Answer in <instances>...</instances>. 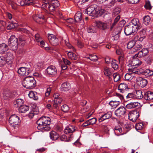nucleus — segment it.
Returning a JSON list of instances; mask_svg holds the SVG:
<instances>
[{
  "label": "nucleus",
  "mask_w": 153,
  "mask_h": 153,
  "mask_svg": "<svg viewBox=\"0 0 153 153\" xmlns=\"http://www.w3.org/2000/svg\"><path fill=\"white\" fill-rule=\"evenodd\" d=\"M51 120L50 118L48 117L44 116L41 117L37 121L38 129L42 131L49 130L50 128L47 126L51 124Z\"/></svg>",
  "instance_id": "obj_1"
},
{
  "label": "nucleus",
  "mask_w": 153,
  "mask_h": 153,
  "mask_svg": "<svg viewBox=\"0 0 153 153\" xmlns=\"http://www.w3.org/2000/svg\"><path fill=\"white\" fill-rule=\"evenodd\" d=\"M22 85L27 89H32L36 86V81L33 77L28 76L23 80Z\"/></svg>",
  "instance_id": "obj_2"
},
{
  "label": "nucleus",
  "mask_w": 153,
  "mask_h": 153,
  "mask_svg": "<svg viewBox=\"0 0 153 153\" xmlns=\"http://www.w3.org/2000/svg\"><path fill=\"white\" fill-rule=\"evenodd\" d=\"M18 40L13 35L11 36L9 39L8 45L11 49L13 51L16 50L18 48Z\"/></svg>",
  "instance_id": "obj_3"
},
{
  "label": "nucleus",
  "mask_w": 153,
  "mask_h": 153,
  "mask_svg": "<svg viewBox=\"0 0 153 153\" xmlns=\"http://www.w3.org/2000/svg\"><path fill=\"white\" fill-rule=\"evenodd\" d=\"M54 98V103L53 104V107L57 108L59 106V105L63 101L62 96L58 93H55L53 96Z\"/></svg>",
  "instance_id": "obj_4"
},
{
  "label": "nucleus",
  "mask_w": 153,
  "mask_h": 153,
  "mask_svg": "<svg viewBox=\"0 0 153 153\" xmlns=\"http://www.w3.org/2000/svg\"><path fill=\"white\" fill-rule=\"evenodd\" d=\"M139 116V113L137 110L132 111L128 114L129 119L133 122H135Z\"/></svg>",
  "instance_id": "obj_5"
},
{
  "label": "nucleus",
  "mask_w": 153,
  "mask_h": 153,
  "mask_svg": "<svg viewBox=\"0 0 153 153\" xmlns=\"http://www.w3.org/2000/svg\"><path fill=\"white\" fill-rule=\"evenodd\" d=\"M124 30L125 34L128 36L136 32L137 30L136 29V27H134L131 25H129L125 26Z\"/></svg>",
  "instance_id": "obj_6"
},
{
  "label": "nucleus",
  "mask_w": 153,
  "mask_h": 153,
  "mask_svg": "<svg viewBox=\"0 0 153 153\" xmlns=\"http://www.w3.org/2000/svg\"><path fill=\"white\" fill-rule=\"evenodd\" d=\"M137 57L135 55L129 61V64L131 66H135L136 68L142 64V62L139 59L137 58Z\"/></svg>",
  "instance_id": "obj_7"
},
{
  "label": "nucleus",
  "mask_w": 153,
  "mask_h": 153,
  "mask_svg": "<svg viewBox=\"0 0 153 153\" xmlns=\"http://www.w3.org/2000/svg\"><path fill=\"white\" fill-rule=\"evenodd\" d=\"M34 20L36 22L40 24L46 22V19L43 15L42 14L35 15L33 16Z\"/></svg>",
  "instance_id": "obj_8"
},
{
  "label": "nucleus",
  "mask_w": 153,
  "mask_h": 153,
  "mask_svg": "<svg viewBox=\"0 0 153 153\" xmlns=\"http://www.w3.org/2000/svg\"><path fill=\"white\" fill-rule=\"evenodd\" d=\"M126 110L125 108L121 106L118 108L115 111V114L118 117H122L126 114Z\"/></svg>",
  "instance_id": "obj_9"
},
{
  "label": "nucleus",
  "mask_w": 153,
  "mask_h": 153,
  "mask_svg": "<svg viewBox=\"0 0 153 153\" xmlns=\"http://www.w3.org/2000/svg\"><path fill=\"white\" fill-rule=\"evenodd\" d=\"M96 6L97 5L95 4L91 5L84 11L85 13L90 16H94Z\"/></svg>",
  "instance_id": "obj_10"
},
{
  "label": "nucleus",
  "mask_w": 153,
  "mask_h": 153,
  "mask_svg": "<svg viewBox=\"0 0 153 153\" xmlns=\"http://www.w3.org/2000/svg\"><path fill=\"white\" fill-rule=\"evenodd\" d=\"M48 74L50 76H53L57 73V70L55 66L51 65L49 66L46 69Z\"/></svg>",
  "instance_id": "obj_11"
},
{
  "label": "nucleus",
  "mask_w": 153,
  "mask_h": 153,
  "mask_svg": "<svg viewBox=\"0 0 153 153\" xmlns=\"http://www.w3.org/2000/svg\"><path fill=\"white\" fill-rule=\"evenodd\" d=\"M17 72L20 76H27L29 74L30 70L29 68L21 67L19 68Z\"/></svg>",
  "instance_id": "obj_12"
},
{
  "label": "nucleus",
  "mask_w": 153,
  "mask_h": 153,
  "mask_svg": "<svg viewBox=\"0 0 153 153\" xmlns=\"http://www.w3.org/2000/svg\"><path fill=\"white\" fill-rule=\"evenodd\" d=\"M9 123L13 126L17 124L19 121V117L15 114L12 115L9 119Z\"/></svg>",
  "instance_id": "obj_13"
},
{
  "label": "nucleus",
  "mask_w": 153,
  "mask_h": 153,
  "mask_svg": "<svg viewBox=\"0 0 153 153\" xmlns=\"http://www.w3.org/2000/svg\"><path fill=\"white\" fill-rule=\"evenodd\" d=\"M136 80L137 83L142 88L145 87L148 83L147 80L142 77H139L137 78Z\"/></svg>",
  "instance_id": "obj_14"
},
{
  "label": "nucleus",
  "mask_w": 153,
  "mask_h": 153,
  "mask_svg": "<svg viewBox=\"0 0 153 153\" xmlns=\"http://www.w3.org/2000/svg\"><path fill=\"white\" fill-rule=\"evenodd\" d=\"M129 25H131L134 27H136V29L137 30L140 28L142 27L141 24L139 22V20L137 18L132 19Z\"/></svg>",
  "instance_id": "obj_15"
},
{
  "label": "nucleus",
  "mask_w": 153,
  "mask_h": 153,
  "mask_svg": "<svg viewBox=\"0 0 153 153\" xmlns=\"http://www.w3.org/2000/svg\"><path fill=\"white\" fill-rule=\"evenodd\" d=\"M128 89V85L124 82L120 83L118 88L120 92L122 93H125Z\"/></svg>",
  "instance_id": "obj_16"
},
{
  "label": "nucleus",
  "mask_w": 153,
  "mask_h": 153,
  "mask_svg": "<svg viewBox=\"0 0 153 153\" xmlns=\"http://www.w3.org/2000/svg\"><path fill=\"white\" fill-rule=\"evenodd\" d=\"M105 11V10L103 9H102L101 7L97 6L95 11L94 16L97 17L101 16L104 13Z\"/></svg>",
  "instance_id": "obj_17"
},
{
  "label": "nucleus",
  "mask_w": 153,
  "mask_h": 153,
  "mask_svg": "<svg viewBox=\"0 0 153 153\" xmlns=\"http://www.w3.org/2000/svg\"><path fill=\"white\" fill-rule=\"evenodd\" d=\"M75 130L76 128L74 126L70 125L66 127L64 129V131L65 134H68L73 133Z\"/></svg>",
  "instance_id": "obj_18"
},
{
  "label": "nucleus",
  "mask_w": 153,
  "mask_h": 153,
  "mask_svg": "<svg viewBox=\"0 0 153 153\" xmlns=\"http://www.w3.org/2000/svg\"><path fill=\"white\" fill-rule=\"evenodd\" d=\"M42 6L45 9H48L51 12L54 11L56 8L49 3H44L42 4Z\"/></svg>",
  "instance_id": "obj_19"
},
{
  "label": "nucleus",
  "mask_w": 153,
  "mask_h": 153,
  "mask_svg": "<svg viewBox=\"0 0 153 153\" xmlns=\"http://www.w3.org/2000/svg\"><path fill=\"white\" fill-rule=\"evenodd\" d=\"M140 103L137 102H130L128 103L126 106V107L128 109H131L139 107Z\"/></svg>",
  "instance_id": "obj_20"
},
{
  "label": "nucleus",
  "mask_w": 153,
  "mask_h": 153,
  "mask_svg": "<svg viewBox=\"0 0 153 153\" xmlns=\"http://www.w3.org/2000/svg\"><path fill=\"white\" fill-rule=\"evenodd\" d=\"M149 51L147 48H143L140 51L135 54L136 57H141L142 56H146L149 53Z\"/></svg>",
  "instance_id": "obj_21"
},
{
  "label": "nucleus",
  "mask_w": 153,
  "mask_h": 153,
  "mask_svg": "<svg viewBox=\"0 0 153 153\" xmlns=\"http://www.w3.org/2000/svg\"><path fill=\"white\" fill-rule=\"evenodd\" d=\"M112 116V113L111 112H108L104 114L99 118V121L100 122L102 121L106 120L110 118Z\"/></svg>",
  "instance_id": "obj_22"
},
{
  "label": "nucleus",
  "mask_w": 153,
  "mask_h": 153,
  "mask_svg": "<svg viewBox=\"0 0 153 153\" xmlns=\"http://www.w3.org/2000/svg\"><path fill=\"white\" fill-rule=\"evenodd\" d=\"M114 132L117 136H120L124 134L125 133L123 132L122 128L119 126H116L114 128Z\"/></svg>",
  "instance_id": "obj_23"
},
{
  "label": "nucleus",
  "mask_w": 153,
  "mask_h": 153,
  "mask_svg": "<svg viewBox=\"0 0 153 153\" xmlns=\"http://www.w3.org/2000/svg\"><path fill=\"white\" fill-rule=\"evenodd\" d=\"M144 97L146 100H150L153 99V92L150 91L146 92L144 96Z\"/></svg>",
  "instance_id": "obj_24"
},
{
  "label": "nucleus",
  "mask_w": 153,
  "mask_h": 153,
  "mask_svg": "<svg viewBox=\"0 0 153 153\" xmlns=\"http://www.w3.org/2000/svg\"><path fill=\"white\" fill-rule=\"evenodd\" d=\"M8 49V46L5 43L0 44V53L3 54L5 53Z\"/></svg>",
  "instance_id": "obj_25"
},
{
  "label": "nucleus",
  "mask_w": 153,
  "mask_h": 153,
  "mask_svg": "<svg viewBox=\"0 0 153 153\" xmlns=\"http://www.w3.org/2000/svg\"><path fill=\"white\" fill-rule=\"evenodd\" d=\"M50 136L51 139L54 140H57L59 137V134L53 131L50 132Z\"/></svg>",
  "instance_id": "obj_26"
},
{
  "label": "nucleus",
  "mask_w": 153,
  "mask_h": 153,
  "mask_svg": "<svg viewBox=\"0 0 153 153\" xmlns=\"http://www.w3.org/2000/svg\"><path fill=\"white\" fill-rule=\"evenodd\" d=\"M141 70V73L146 76H149L153 75V71L149 69H147L144 71H143L142 69Z\"/></svg>",
  "instance_id": "obj_27"
},
{
  "label": "nucleus",
  "mask_w": 153,
  "mask_h": 153,
  "mask_svg": "<svg viewBox=\"0 0 153 153\" xmlns=\"http://www.w3.org/2000/svg\"><path fill=\"white\" fill-rule=\"evenodd\" d=\"M70 88V85L66 82L63 83L61 87V90L62 91H67Z\"/></svg>",
  "instance_id": "obj_28"
},
{
  "label": "nucleus",
  "mask_w": 153,
  "mask_h": 153,
  "mask_svg": "<svg viewBox=\"0 0 153 153\" xmlns=\"http://www.w3.org/2000/svg\"><path fill=\"white\" fill-rule=\"evenodd\" d=\"M81 13L80 12H77L75 15L74 20L76 22H82Z\"/></svg>",
  "instance_id": "obj_29"
},
{
  "label": "nucleus",
  "mask_w": 153,
  "mask_h": 153,
  "mask_svg": "<svg viewBox=\"0 0 153 153\" xmlns=\"http://www.w3.org/2000/svg\"><path fill=\"white\" fill-rule=\"evenodd\" d=\"M68 58L72 60H76L77 58V56L72 52L66 51Z\"/></svg>",
  "instance_id": "obj_30"
},
{
  "label": "nucleus",
  "mask_w": 153,
  "mask_h": 153,
  "mask_svg": "<svg viewBox=\"0 0 153 153\" xmlns=\"http://www.w3.org/2000/svg\"><path fill=\"white\" fill-rule=\"evenodd\" d=\"M36 92H34L31 91H29L28 94V96L30 98L33 99L35 100H37L38 99V97Z\"/></svg>",
  "instance_id": "obj_31"
},
{
  "label": "nucleus",
  "mask_w": 153,
  "mask_h": 153,
  "mask_svg": "<svg viewBox=\"0 0 153 153\" xmlns=\"http://www.w3.org/2000/svg\"><path fill=\"white\" fill-rule=\"evenodd\" d=\"M142 48V45L140 44L136 43L135 45L132 48L131 50V53L132 52H135L137 51L140 50Z\"/></svg>",
  "instance_id": "obj_32"
},
{
  "label": "nucleus",
  "mask_w": 153,
  "mask_h": 153,
  "mask_svg": "<svg viewBox=\"0 0 153 153\" xmlns=\"http://www.w3.org/2000/svg\"><path fill=\"white\" fill-rule=\"evenodd\" d=\"M3 95L4 98L5 100H7L9 98L12 97V94L10 91L9 90L4 91L3 93Z\"/></svg>",
  "instance_id": "obj_33"
},
{
  "label": "nucleus",
  "mask_w": 153,
  "mask_h": 153,
  "mask_svg": "<svg viewBox=\"0 0 153 153\" xmlns=\"http://www.w3.org/2000/svg\"><path fill=\"white\" fill-rule=\"evenodd\" d=\"M120 104V102L119 101H111L109 103V105L112 108H115Z\"/></svg>",
  "instance_id": "obj_34"
},
{
  "label": "nucleus",
  "mask_w": 153,
  "mask_h": 153,
  "mask_svg": "<svg viewBox=\"0 0 153 153\" xmlns=\"http://www.w3.org/2000/svg\"><path fill=\"white\" fill-rule=\"evenodd\" d=\"M104 74L107 76L110 77V76L112 73V71L111 69L107 67H105L104 69Z\"/></svg>",
  "instance_id": "obj_35"
},
{
  "label": "nucleus",
  "mask_w": 153,
  "mask_h": 153,
  "mask_svg": "<svg viewBox=\"0 0 153 153\" xmlns=\"http://www.w3.org/2000/svg\"><path fill=\"white\" fill-rule=\"evenodd\" d=\"M28 110V107L25 105H23L19 108V111L21 113H25Z\"/></svg>",
  "instance_id": "obj_36"
},
{
  "label": "nucleus",
  "mask_w": 153,
  "mask_h": 153,
  "mask_svg": "<svg viewBox=\"0 0 153 153\" xmlns=\"http://www.w3.org/2000/svg\"><path fill=\"white\" fill-rule=\"evenodd\" d=\"M97 29L96 28L95 26H92L88 27L87 28V31L89 33H94L97 31Z\"/></svg>",
  "instance_id": "obj_37"
},
{
  "label": "nucleus",
  "mask_w": 153,
  "mask_h": 153,
  "mask_svg": "<svg viewBox=\"0 0 153 153\" xmlns=\"http://www.w3.org/2000/svg\"><path fill=\"white\" fill-rule=\"evenodd\" d=\"M23 100L21 99H18L15 102V105L18 107L22 106L24 103Z\"/></svg>",
  "instance_id": "obj_38"
},
{
  "label": "nucleus",
  "mask_w": 153,
  "mask_h": 153,
  "mask_svg": "<svg viewBox=\"0 0 153 153\" xmlns=\"http://www.w3.org/2000/svg\"><path fill=\"white\" fill-rule=\"evenodd\" d=\"M150 20L151 18L149 16L147 15L146 16L143 18V22L145 25H147L149 24Z\"/></svg>",
  "instance_id": "obj_39"
},
{
  "label": "nucleus",
  "mask_w": 153,
  "mask_h": 153,
  "mask_svg": "<svg viewBox=\"0 0 153 153\" xmlns=\"http://www.w3.org/2000/svg\"><path fill=\"white\" fill-rule=\"evenodd\" d=\"M87 58L89 59L91 61L94 62L97 61L98 59L97 56L94 54H90L89 56L87 57Z\"/></svg>",
  "instance_id": "obj_40"
},
{
  "label": "nucleus",
  "mask_w": 153,
  "mask_h": 153,
  "mask_svg": "<svg viewBox=\"0 0 153 153\" xmlns=\"http://www.w3.org/2000/svg\"><path fill=\"white\" fill-rule=\"evenodd\" d=\"M144 60L146 63L149 65H150L152 62L153 59L152 56H149L146 57Z\"/></svg>",
  "instance_id": "obj_41"
},
{
  "label": "nucleus",
  "mask_w": 153,
  "mask_h": 153,
  "mask_svg": "<svg viewBox=\"0 0 153 153\" xmlns=\"http://www.w3.org/2000/svg\"><path fill=\"white\" fill-rule=\"evenodd\" d=\"M134 76L132 74L127 73L125 76V80L126 81H131L133 79Z\"/></svg>",
  "instance_id": "obj_42"
},
{
  "label": "nucleus",
  "mask_w": 153,
  "mask_h": 153,
  "mask_svg": "<svg viewBox=\"0 0 153 153\" xmlns=\"http://www.w3.org/2000/svg\"><path fill=\"white\" fill-rule=\"evenodd\" d=\"M49 42L52 45L54 46L58 45L59 43V40L56 37L55 39H53Z\"/></svg>",
  "instance_id": "obj_43"
},
{
  "label": "nucleus",
  "mask_w": 153,
  "mask_h": 153,
  "mask_svg": "<svg viewBox=\"0 0 153 153\" xmlns=\"http://www.w3.org/2000/svg\"><path fill=\"white\" fill-rule=\"evenodd\" d=\"M135 96L136 97L139 99H141L144 97L142 94V92L140 90L136 91Z\"/></svg>",
  "instance_id": "obj_44"
},
{
  "label": "nucleus",
  "mask_w": 153,
  "mask_h": 153,
  "mask_svg": "<svg viewBox=\"0 0 153 153\" xmlns=\"http://www.w3.org/2000/svg\"><path fill=\"white\" fill-rule=\"evenodd\" d=\"M51 4L53 6L56 8H57L59 5V4L57 0H52L50 2Z\"/></svg>",
  "instance_id": "obj_45"
},
{
  "label": "nucleus",
  "mask_w": 153,
  "mask_h": 153,
  "mask_svg": "<svg viewBox=\"0 0 153 153\" xmlns=\"http://www.w3.org/2000/svg\"><path fill=\"white\" fill-rule=\"evenodd\" d=\"M113 76L114 82H116L120 80V76L117 73H115L113 74Z\"/></svg>",
  "instance_id": "obj_46"
},
{
  "label": "nucleus",
  "mask_w": 153,
  "mask_h": 153,
  "mask_svg": "<svg viewBox=\"0 0 153 153\" xmlns=\"http://www.w3.org/2000/svg\"><path fill=\"white\" fill-rule=\"evenodd\" d=\"M121 10V9L120 8L118 7H116L113 10V15L115 16L118 15L120 13Z\"/></svg>",
  "instance_id": "obj_47"
},
{
  "label": "nucleus",
  "mask_w": 153,
  "mask_h": 153,
  "mask_svg": "<svg viewBox=\"0 0 153 153\" xmlns=\"http://www.w3.org/2000/svg\"><path fill=\"white\" fill-rule=\"evenodd\" d=\"M135 42L134 40H131L129 41L127 45V48H132L134 47L135 44Z\"/></svg>",
  "instance_id": "obj_48"
},
{
  "label": "nucleus",
  "mask_w": 153,
  "mask_h": 153,
  "mask_svg": "<svg viewBox=\"0 0 153 153\" xmlns=\"http://www.w3.org/2000/svg\"><path fill=\"white\" fill-rule=\"evenodd\" d=\"M39 42V45L41 47L45 48L46 50H48L50 49L49 47L46 46L45 42L42 39L40 40Z\"/></svg>",
  "instance_id": "obj_49"
},
{
  "label": "nucleus",
  "mask_w": 153,
  "mask_h": 153,
  "mask_svg": "<svg viewBox=\"0 0 153 153\" xmlns=\"http://www.w3.org/2000/svg\"><path fill=\"white\" fill-rule=\"evenodd\" d=\"M6 59L4 57L0 56V66L3 67L6 64Z\"/></svg>",
  "instance_id": "obj_50"
},
{
  "label": "nucleus",
  "mask_w": 153,
  "mask_h": 153,
  "mask_svg": "<svg viewBox=\"0 0 153 153\" xmlns=\"http://www.w3.org/2000/svg\"><path fill=\"white\" fill-rule=\"evenodd\" d=\"M143 125L141 123H136L135 125V128L136 130H141L143 127Z\"/></svg>",
  "instance_id": "obj_51"
},
{
  "label": "nucleus",
  "mask_w": 153,
  "mask_h": 153,
  "mask_svg": "<svg viewBox=\"0 0 153 153\" xmlns=\"http://www.w3.org/2000/svg\"><path fill=\"white\" fill-rule=\"evenodd\" d=\"M111 66L114 70H117L118 68V66L116 60H112L111 62Z\"/></svg>",
  "instance_id": "obj_52"
},
{
  "label": "nucleus",
  "mask_w": 153,
  "mask_h": 153,
  "mask_svg": "<svg viewBox=\"0 0 153 153\" xmlns=\"http://www.w3.org/2000/svg\"><path fill=\"white\" fill-rule=\"evenodd\" d=\"M61 109L63 111L67 112L69 111V108L67 105L64 104L61 107Z\"/></svg>",
  "instance_id": "obj_53"
},
{
  "label": "nucleus",
  "mask_w": 153,
  "mask_h": 153,
  "mask_svg": "<svg viewBox=\"0 0 153 153\" xmlns=\"http://www.w3.org/2000/svg\"><path fill=\"white\" fill-rule=\"evenodd\" d=\"M65 45H66L68 47V48L72 49V50L74 51H75V49L69 43V41L67 39V40H65Z\"/></svg>",
  "instance_id": "obj_54"
},
{
  "label": "nucleus",
  "mask_w": 153,
  "mask_h": 153,
  "mask_svg": "<svg viewBox=\"0 0 153 153\" xmlns=\"http://www.w3.org/2000/svg\"><path fill=\"white\" fill-rule=\"evenodd\" d=\"M102 22L100 21H96L95 22V26L96 28H98L101 29Z\"/></svg>",
  "instance_id": "obj_55"
},
{
  "label": "nucleus",
  "mask_w": 153,
  "mask_h": 153,
  "mask_svg": "<svg viewBox=\"0 0 153 153\" xmlns=\"http://www.w3.org/2000/svg\"><path fill=\"white\" fill-rule=\"evenodd\" d=\"M101 25H102L101 28V30H104L107 29L108 28V26L106 23L102 22Z\"/></svg>",
  "instance_id": "obj_56"
},
{
  "label": "nucleus",
  "mask_w": 153,
  "mask_h": 153,
  "mask_svg": "<svg viewBox=\"0 0 153 153\" xmlns=\"http://www.w3.org/2000/svg\"><path fill=\"white\" fill-rule=\"evenodd\" d=\"M16 23H13V22H12L7 26V28L8 29H11L15 28L16 27Z\"/></svg>",
  "instance_id": "obj_57"
},
{
  "label": "nucleus",
  "mask_w": 153,
  "mask_h": 153,
  "mask_svg": "<svg viewBox=\"0 0 153 153\" xmlns=\"http://www.w3.org/2000/svg\"><path fill=\"white\" fill-rule=\"evenodd\" d=\"M7 27L6 22L2 20L0 21V28L3 29L5 27Z\"/></svg>",
  "instance_id": "obj_58"
},
{
  "label": "nucleus",
  "mask_w": 153,
  "mask_h": 153,
  "mask_svg": "<svg viewBox=\"0 0 153 153\" xmlns=\"http://www.w3.org/2000/svg\"><path fill=\"white\" fill-rule=\"evenodd\" d=\"M19 44H20L22 45H24L25 42V39L23 37H21L19 38Z\"/></svg>",
  "instance_id": "obj_59"
},
{
  "label": "nucleus",
  "mask_w": 153,
  "mask_h": 153,
  "mask_svg": "<svg viewBox=\"0 0 153 153\" xmlns=\"http://www.w3.org/2000/svg\"><path fill=\"white\" fill-rule=\"evenodd\" d=\"M48 36L49 42L56 37L53 34L49 33L48 34Z\"/></svg>",
  "instance_id": "obj_60"
},
{
  "label": "nucleus",
  "mask_w": 153,
  "mask_h": 153,
  "mask_svg": "<svg viewBox=\"0 0 153 153\" xmlns=\"http://www.w3.org/2000/svg\"><path fill=\"white\" fill-rule=\"evenodd\" d=\"M144 7L146 9H147L150 10L151 9L152 7L149 1H146Z\"/></svg>",
  "instance_id": "obj_61"
},
{
  "label": "nucleus",
  "mask_w": 153,
  "mask_h": 153,
  "mask_svg": "<svg viewBox=\"0 0 153 153\" xmlns=\"http://www.w3.org/2000/svg\"><path fill=\"white\" fill-rule=\"evenodd\" d=\"M35 39L37 42H39L42 39V38L37 33L35 35Z\"/></svg>",
  "instance_id": "obj_62"
},
{
  "label": "nucleus",
  "mask_w": 153,
  "mask_h": 153,
  "mask_svg": "<svg viewBox=\"0 0 153 153\" xmlns=\"http://www.w3.org/2000/svg\"><path fill=\"white\" fill-rule=\"evenodd\" d=\"M90 125H93L96 123L97 119L95 118H93L88 120Z\"/></svg>",
  "instance_id": "obj_63"
},
{
  "label": "nucleus",
  "mask_w": 153,
  "mask_h": 153,
  "mask_svg": "<svg viewBox=\"0 0 153 153\" xmlns=\"http://www.w3.org/2000/svg\"><path fill=\"white\" fill-rule=\"evenodd\" d=\"M26 4L27 5H32L34 3L33 0H25Z\"/></svg>",
  "instance_id": "obj_64"
}]
</instances>
